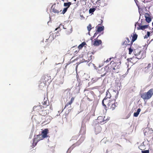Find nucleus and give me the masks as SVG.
Wrapping results in <instances>:
<instances>
[{"instance_id":"1","label":"nucleus","mask_w":153,"mask_h":153,"mask_svg":"<svg viewBox=\"0 0 153 153\" xmlns=\"http://www.w3.org/2000/svg\"><path fill=\"white\" fill-rule=\"evenodd\" d=\"M143 133L148 141H153V130L152 128H146L143 130Z\"/></svg>"},{"instance_id":"2","label":"nucleus","mask_w":153,"mask_h":153,"mask_svg":"<svg viewBox=\"0 0 153 153\" xmlns=\"http://www.w3.org/2000/svg\"><path fill=\"white\" fill-rule=\"evenodd\" d=\"M110 67L109 68L110 70H112V72L114 73H117L119 72L118 69L120 67V64L117 62H114L111 61L110 65Z\"/></svg>"},{"instance_id":"3","label":"nucleus","mask_w":153,"mask_h":153,"mask_svg":"<svg viewBox=\"0 0 153 153\" xmlns=\"http://www.w3.org/2000/svg\"><path fill=\"white\" fill-rule=\"evenodd\" d=\"M153 95V89L151 88L147 92H144L141 94V97L144 100H147L152 97Z\"/></svg>"},{"instance_id":"4","label":"nucleus","mask_w":153,"mask_h":153,"mask_svg":"<svg viewBox=\"0 0 153 153\" xmlns=\"http://www.w3.org/2000/svg\"><path fill=\"white\" fill-rule=\"evenodd\" d=\"M43 107L41 105H38L37 106H34L33 109L34 110H36L37 112H39L40 114L42 115H45L47 114L46 112H45L46 110L44 111L43 109Z\"/></svg>"},{"instance_id":"5","label":"nucleus","mask_w":153,"mask_h":153,"mask_svg":"<svg viewBox=\"0 0 153 153\" xmlns=\"http://www.w3.org/2000/svg\"><path fill=\"white\" fill-rule=\"evenodd\" d=\"M51 76L48 75H45L43 76L41 78V80L45 85L49 84L51 81Z\"/></svg>"},{"instance_id":"6","label":"nucleus","mask_w":153,"mask_h":153,"mask_svg":"<svg viewBox=\"0 0 153 153\" xmlns=\"http://www.w3.org/2000/svg\"><path fill=\"white\" fill-rule=\"evenodd\" d=\"M44 138L42 137V136L39 134L36 135V137H35L33 139V146H35L37 143L40 140L43 139Z\"/></svg>"},{"instance_id":"7","label":"nucleus","mask_w":153,"mask_h":153,"mask_svg":"<svg viewBox=\"0 0 153 153\" xmlns=\"http://www.w3.org/2000/svg\"><path fill=\"white\" fill-rule=\"evenodd\" d=\"M126 40H125L122 43L123 46H126L129 45L131 46L133 44L132 41L131 40V38L129 39L128 37H126Z\"/></svg>"},{"instance_id":"8","label":"nucleus","mask_w":153,"mask_h":153,"mask_svg":"<svg viewBox=\"0 0 153 153\" xmlns=\"http://www.w3.org/2000/svg\"><path fill=\"white\" fill-rule=\"evenodd\" d=\"M57 7L58 5H56V4L55 3L52 6L51 9H52V12L54 13L58 14L59 12H61L62 10L58 9Z\"/></svg>"},{"instance_id":"9","label":"nucleus","mask_w":153,"mask_h":153,"mask_svg":"<svg viewBox=\"0 0 153 153\" xmlns=\"http://www.w3.org/2000/svg\"><path fill=\"white\" fill-rule=\"evenodd\" d=\"M97 4V6H98L99 7H103L107 4L106 1L104 0H98L96 2Z\"/></svg>"},{"instance_id":"10","label":"nucleus","mask_w":153,"mask_h":153,"mask_svg":"<svg viewBox=\"0 0 153 153\" xmlns=\"http://www.w3.org/2000/svg\"><path fill=\"white\" fill-rule=\"evenodd\" d=\"M111 100H109V102L107 104L108 108L112 110H114L117 106L115 103H112Z\"/></svg>"},{"instance_id":"11","label":"nucleus","mask_w":153,"mask_h":153,"mask_svg":"<svg viewBox=\"0 0 153 153\" xmlns=\"http://www.w3.org/2000/svg\"><path fill=\"white\" fill-rule=\"evenodd\" d=\"M100 36V35H99L96 39H95L94 41H92V45L97 46H98L99 45L101 44L102 42V41L101 40H98L97 39L98 37Z\"/></svg>"},{"instance_id":"12","label":"nucleus","mask_w":153,"mask_h":153,"mask_svg":"<svg viewBox=\"0 0 153 153\" xmlns=\"http://www.w3.org/2000/svg\"><path fill=\"white\" fill-rule=\"evenodd\" d=\"M110 67V66L109 67L108 65L107 66H105V67L103 68H102V70L103 71H105V72L103 75H101V76H105L108 73L112 72V70H110L109 68Z\"/></svg>"},{"instance_id":"13","label":"nucleus","mask_w":153,"mask_h":153,"mask_svg":"<svg viewBox=\"0 0 153 153\" xmlns=\"http://www.w3.org/2000/svg\"><path fill=\"white\" fill-rule=\"evenodd\" d=\"M141 58V57H139L138 58L133 57L132 58L128 59V61H129L131 62L133 64H134L137 62L138 59H140Z\"/></svg>"},{"instance_id":"14","label":"nucleus","mask_w":153,"mask_h":153,"mask_svg":"<svg viewBox=\"0 0 153 153\" xmlns=\"http://www.w3.org/2000/svg\"><path fill=\"white\" fill-rule=\"evenodd\" d=\"M48 129H45L42 132V133L40 134L43 138H44L47 137V134L48 133Z\"/></svg>"},{"instance_id":"15","label":"nucleus","mask_w":153,"mask_h":153,"mask_svg":"<svg viewBox=\"0 0 153 153\" xmlns=\"http://www.w3.org/2000/svg\"><path fill=\"white\" fill-rule=\"evenodd\" d=\"M144 16L146 21L148 23L150 22L152 20V19L150 15L148 13H145Z\"/></svg>"},{"instance_id":"16","label":"nucleus","mask_w":153,"mask_h":153,"mask_svg":"<svg viewBox=\"0 0 153 153\" xmlns=\"http://www.w3.org/2000/svg\"><path fill=\"white\" fill-rule=\"evenodd\" d=\"M75 98L72 97L71 98V100L68 102L65 105L64 109L68 107V105H70L71 107V105L74 101Z\"/></svg>"},{"instance_id":"17","label":"nucleus","mask_w":153,"mask_h":153,"mask_svg":"<svg viewBox=\"0 0 153 153\" xmlns=\"http://www.w3.org/2000/svg\"><path fill=\"white\" fill-rule=\"evenodd\" d=\"M103 116H99L97 118L98 123L102 124H104V119Z\"/></svg>"},{"instance_id":"18","label":"nucleus","mask_w":153,"mask_h":153,"mask_svg":"<svg viewBox=\"0 0 153 153\" xmlns=\"http://www.w3.org/2000/svg\"><path fill=\"white\" fill-rule=\"evenodd\" d=\"M100 25V24H99L98 25ZM96 28L97 29V30L96 31L98 33L102 31H103L104 29V27L103 26H102V27H99L98 25L96 26Z\"/></svg>"},{"instance_id":"19","label":"nucleus","mask_w":153,"mask_h":153,"mask_svg":"<svg viewBox=\"0 0 153 153\" xmlns=\"http://www.w3.org/2000/svg\"><path fill=\"white\" fill-rule=\"evenodd\" d=\"M111 90L110 89H108L107 91L105 97V99L106 100L107 99H110L111 97V94L109 91V90Z\"/></svg>"},{"instance_id":"20","label":"nucleus","mask_w":153,"mask_h":153,"mask_svg":"<svg viewBox=\"0 0 153 153\" xmlns=\"http://www.w3.org/2000/svg\"><path fill=\"white\" fill-rule=\"evenodd\" d=\"M102 130L101 127L99 126H97L95 128V132L96 133H99Z\"/></svg>"},{"instance_id":"21","label":"nucleus","mask_w":153,"mask_h":153,"mask_svg":"<svg viewBox=\"0 0 153 153\" xmlns=\"http://www.w3.org/2000/svg\"><path fill=\"white\" fill-rule=\"evenodd\" d=\"M137 34H133L132 36V39L131 40L133 43L137 39Z\"/></svg>"},{"instance_id":"22","label":"nucleus","mask_w":153,"mask_h":153,"mask_svg":"<svg viewBox=\"0 0 153 153\" xmlns=\"http://www.w3.org/2000/svg\"><path fill=\"white\" fill-rule=\"evenodd\" d=\"M84 139V137H81V138L77 141L76 144L78 145H79L83 141Z\"/></svg>"},{"instance_id":"23","label":"nucleus","mask_w":153,"mask_h":153,"mask_svg":"<svg viewBox=\"0 0 153 153\" xmlns=\"http://www.w3.org/2000/svg\"><path fill=\"white\" fill-rule=\"evenodd\" d=\"M71 4V3L70 2H68V3H64V6L66 7V8H67L68 9Z\"/></svg>"},{"instance_id":"24","label":"nucleus","mask_w":153,"mask_h":153,"mask_svg":"<svg viewBox=\"0 0 153 153\" xmlns=\"http://www.w3.org/2000/svg\"><path fill=\"white\" fill-rule=\"evenodd\" d=\"M86 45L85 42H83L80 44L78 46V48L79 49H81L85 45Z\"/></svg>"},{"instance_id":"25","label":"nucleus","mask_w":153,"mask_h":153,"mask_svg":"<svg viewBox=\"0 0 153 153\" xmlns=\"http://www.w3.org/2000/svg\"><path fill=\"white\" fill-rule=\"evenodd\" d=\"M106 100L104 98L102 101V105L104 106L105 108H106V106L105 104H107V102H105Z\"/></svg>"},{"instance_id":"26","label":"nucleus","mask_w":153,"mask_h":153,"mask_svg":"<svg viewBox=\"0 0 153 153\" xmlns=\"http://www.w3.org/2000/svg\"><path fill=\"white\" fill-rule=\"evenodd\" d=\"M101 79V78H93L92 79V82L94 83L95 82L98 81L99 79Z\"/></svg>"},{"instance_id":"27","label":"nucleus","mask_w":153,"mask_h":153,"mask_svg":"<svg viewBox=\"0 0 153 153\" xmlns=\"http://www.w3.org/2000/svg\"><path fill=\"white\" fill-rule=\"evenodd\" d=\"M72 28L69 27V29L68 28L67 30H65V31L67 34H69L71 33L72 32Z\"/></svg>"},{"instance_id":"28","label":"nucleus","mask_w":153,"mask_h":153,"mask_svg":"<svg viewBox=\"0 0 153 153\" xmlns=\"http://www.w3.org/2000/svg\"><path fill=\"white\" fill-rule=\"evenodd\" d=\"M141 30H143L148 27V25H145L139 26Z\"/></svg>"},{"instance_id":"29","label":"nucleus","mask_w":153,"mask_h":153,"mask_svg":"<svg viewBox=\"0 0 153 153\" xmlns=\"http://www.w3.org/2000/svg\"><path fill=\"white\" fill-rule=\"evenodd\" d=\"M87 29L88 30V31L89 33H90V32L92 28V27L91 25V24H89L88 25V26L87 27Z\"/></svg>"},{"instance_id":"30","label":"nucleus","mask_w":153,"mask_h":153,"mask_svg":"<svg viewBox=\"0 0 153 153\" xmlns=\"http://www.w3.org/2000/svg\"><path fill=\"white\" fill-rule=\"evenodd\" d=\"M95 10V8H90L89 10V13H93Z\"/></svg>"},{"instance_id":"31","label":"nucleus","mask_w":153,"mask_h":153,"mask_svg":"<svg viewBox=\"0 0 153 153\" xmlns=\"http://www.w3.org/2000/svg\"><path fill=\"white\" fill-rule=\"evenodd\" d=\"M103 117L104 118V124L106 123L107 121H108L109 120V119H108L107 117H106L105 116Z\"/></svg>"},{"instance_id":"32","label":"nucleus","mask_w":153,"mask_h":153,"mask_svg":"<svg viewBox=\"0 0 153 153\" xmlns=\"http://www.w3.org/2000/svg\"><path fill=\"white\" fill-rule=\"evenodd\" d=\"M103 117L104 118V124L106 123L107 121H108L109 120V119H108L107 117H106L105 116Z\"/></svg>"},{"instance_id":"33","label":"nucleus","mask_w":153,"mask_h":153,"mask_svg":"<svg viewBox=\"0 0 153 153\" xmlns=\"http://www.w3.org/2000/svg\"><path fill=\"white\" fill-rule=\"evenodd\" d=\"M68 10L67 8H64L62 11V13H62L63 14H64L65 13V12L67 11V10Z\"/></svg>"},{"instance_id":"34","label":"nucleus","mask_w":153,"mask_h":153,"mask_svg":"<svg viewBox=\"0 0 153 153\" xmlns=\"http://www.w3.org/2000/svg\"><path fill=\"white\" fill-rule=\"evenodd\" d=\"M128 50H129V54H131V53L133 51V49H132L131 48V47H130L128 48Z\"/></svg>"},{"instance_id":"35","label":"nucleus","mask_w":153,"mask_h":153,"mask_svg":"<svg viewBox=\"0 0 153 153\" xmlns=\"http://www.w3.org/2000/svg\"><path fill=\"white\" fill-rule=\"evenodd\" d=\"M150 32H147V35H146L145 36V38H148L150 36Z\"/></svg>"},{"instance_id":"36","label":"nucleus","mask_w":153,"mask_h":153,"mask_svg":"<svg viewBox=\"0 0 153 153\" xmlns=\"http://www.w3.org/2000/svg\"><path fill=\"white\" fill-rule=\"evenodd\" d=\"M142 153H149V150L142 151L141 152Z\"/></svg>"},{"instance_id":"37","label":"nucleus","mask_w":153,"mask_h":153,"mask_svg":"<svg viewBox=\"0 0 153 153\" xmlns=\"http://www.w3.org/2000/svg\"><path fill=\"white\" fill-rule=\"evenodd\" d=\"M105 71H103L102 70V69L101 70L98 69L97 70V72L100 74H102Z\"/></svg>"},{"instance_id":"38","label":"nucleus","mask_w":153,"mask_h":153,"mask_svg":"<svg viewBox=\"0 0 153 153\" xmlns=\"http://www.w3.org/2000/svg\"><path fill=\"white\" fill-rule=\"evenodd\" d=\"M44 105V106H43V108H44V107H46L47 106H48V105L47 104V102H44V103H43Z\"/></svg>"},{"instance_id":"39","label":"nucleus","mask_w":153,"mask_h":153,"mask_svg":"<svg viewBox=\"0 0 153 153\" xmlns=\"http://www.w3.org/2000/svg\"><path fill=\"white\" fill-rule=\"evenodd\" d=\"M111 59H112L111 58H110L109 59H108L105 61H104V62L106 63H107L108 62L111 60Z\"/></svg>"},{"instance_id":"40","label":"nucleus","mask_w":153,"mask_h":153,"mask_svg":"<svg viewBox=\"0 0 153 153\" xmlns=\"http://www.w3.org/2000/svg\"><path fill=\"white\" fill-rule=\"evenodd\" d=\"M151 67V64L150 63H149L148 64L147 67L145 68V69H148L149 68H150Z\"/></svg>"},{"instance_id":"41","label":"nucleus","mask_w":153,"mask_h":153,"mask_svg":"<svg viewBox=\"0 0 153 153\" xmlns=\"http://www.w3.org/2000/svg\"><path fill=\"white\" fill-rule=\"evenodd\" d=\"M135 50H134V55L135 56H138L139 54H140V53H141V51H139V53H136V52L135 51Z\"/></svg>"},{"instance_id":"42","label":"nucleus","mask_w":153,"mask_h":153,"mask_svg":"<svg viewBox=\"0 0 153 153\" xmlns=\"http://www.w3.org/2000/svg\"><path fill=\"white\" fill-rule=\"evenodd\" d=\"M139 114L137 112H134V116L135 117H137L138 115Z\"/></svg>"},{"instance_id":"43","label":"nucleus","mask_w":153,"mask_h":153,"mask_svg":"<svg viewBox=\"0 0 153 153\" xmlns=\"http://www.w3.org/2000/svg\"><path fill=\"white\" fill-rule=\"evenodd\" d=\"M98 33L96 31L95 33L94 34V36H93V38L95 37L96 36H97V35L98 34Z\"/></svg>"},{"instance_id":"44","label":"nucleus","mask_w":153,"mask_h":153,"mask_svg":"<svg viewBox=\"0 0 153 153\" xmlns=\"http://www.w3.org/2000/svg\"><path fill=\"white\" fill-rule=\"evenodd\" d=\"M140 111H141V109L140 108H139L137 109V112L139 114L140 112Z\"/></svg>"},{"instance_id":"45","label":"nucleus","mask_w":153,"mask_h":153,"mask_svg":"<svg viewBox=\"0 0 153 153\" xmlns=\"http://www.w3.org/2000/svg\"><path fill=\"white\" fill-rule=\"evenodd\" d=\"M109 99H107L105 101V102H107V105L108 103L109 102V101L110 100H108Z\"/></svg>"},{"instance_id":"46","label":"nucleus","mask_w":153,"mask_h":153,"mask_svg":"<svg viewBox=\"0 0 153 153\" xmlns=\"http://www.w3.org/2000/svg\"><path fill=\"white\" fill-rule=\"evenodd\" d=\"M94 38H93V36L91 38V40L93 41V39Z\"/></svg>"},{"instance_id":"47","label":"nucleus","mask_w":153,"mask_h":153,"mask_svg":"<svg viewBox=\"0 0 153 153\" xmlns=\"http://www.w3.org/2000/svg\"><path fill=\"white\" fill-rule=\"evenodd\" d=\"M87 99H88V100H89V101H91V100H90V99H89V98H88V97H87Z\"/></svg>"},{"instance_id":"48","label":"nucleus","mask_w":153,"mask_h":153,"mask_svg":"<svg viewBox=\"0 0 153 153\" xmlns=\"http://www.w3.org/2000/svg\"><path fill=\"white\" fill-rule=\"evenodd\" d=\"M113 92H116V91L114 90H112Z\"/></svg>"},{"instance_id":"49","label":"nucleus","mask_w":153,"mask_h":153,"mask_svg":"<svg viewBox=\"0 0 153 153\" xmlns=\"http://www.w3.org/2000/svg\"><path fill=\"white\" fill-rule=\"evenodd\" d=\"M58 29V28H57L55 29V30H56Z\"/></svg>"},{"instance_id":"50","label":"nucleus","mask_w":153,"mask_h":153,"mask_svg":"<svg viewBox=\"0 0 153 153\" xmlns=\"http://www.w3.org/2000/svg\"><path fill=\"white\" fill-rule=\"evenodd\" d=\"M63 28H64V29H67V28H65L64 27H63Z\"/></svg>"},{"instance_id":"51","label":"nucleus","mask_w":153,"mask_h":153,"mask_svg":"<svg viewBox=\"0 0 153 153\" xmlns=\"http://www.w3.org/2000/svg\"><path fill=\"white\" fill-rule=\"evenodd\" d=\"M79 80H80V79H79ZM77 80H78V81H79V79H77Z\"/></svg>"},{"instance_id":"52","label":"nucleus","mask_w":153,"mask_h":153,"mask_svg":"<svg viewBox=\"0 0 153 153\" xmlns=\"http://www.w3.org/2000/svg\"><path fill=\"white\" fill-rule=\"evenodd\" d=\"M75 1H76V0H74Z\"/></svg>"}]
</instances>
